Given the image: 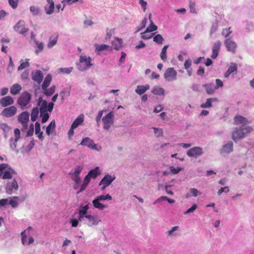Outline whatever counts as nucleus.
Returning a JSON list of instances; mask_svg holds the SVG:
<instances>
[{"instance_id":"nucleus-21","label":"nucleus","mask_w":254,"mask_h":254,"mask_svg":"<svg viewBox=\"0 0 254 254\" xmlns=\"http://www.w3.org/2000/svg\"><path fill=\"white\" fill-rule=\"evenodd\" d=\"M47 4L44 9L47 14L50 15L54 12L55 4L53 0H47Z\"/></svg>"},{"instance_id":"nucleus-6","label":"nucleus","mask_w":254,"mask_h":254,"mask_svg":"<svg viewBox=\"0 0 254 254\" xmlns=\"http://www.w3.org/2000/svg\"><path fill=\"white\" fill-rule=\"evenodd\" d=\"M224 45L228 52L232 54L236 53L237 45L232 38H226L224 41Z\"/></svg>"},{"instance_id":"nucleus-17","label":"nucleus","mask_w":254,"mask_h":254,"mask_svg":"<svg viewBox=\"0 0 254 254\" xmlns=\"http://www.w3.org/2000/svg\"><path fill=\"white\" fill-rule=\"evenodd\" d=\"M32 79L35 82L40 84L43 79V74L40 70H36L33 71L31 74Z\"/></svg>"},{"instance_id":"nucleus-10","label":"nucleus","mask_w":254,"mask_h":254,"mask_svg":"<svg viewBox=\"0 0 254 254\" xmlns=\"http://www.w3.org/2000/svg\"><path fill=\"white\" fill-rule=\"evenodd\" d=\"M222 46V43L220 41H217L213 43L212 48L211 58L215 59L218 55L220 48Z\"/></svg>"},{"instance_id":"nucleus-46","label":"nucleus","mask_w":254,"mask_h":254,"mask_svg":"<svg viewBox=\"0 0 254 254\" xmlns=\"http://www.w3.org/2000/svg\"><path fill=\"white\" fill-rule=\"evenodd\" d=\"M164 40L163 37L159 34H157L153 37V41L158 44H162Z\"/></svg>"},{"instance_id":"nucleus-11","label":"nucleus","mask_w":254,"mask_h":254,"mask_svg":"<svg viewBox=\"0 0 254 254\" xmlns=\"http://www.w3.org/2000/svg\"><path fill=\"white\" fill-rule=\"evenodd\" d=\"M29 114L27 111H24L18 115V121L22 124L23 127H28L27 122L29 120Z\"/></svg>"},{"instance_id":"nucleus-58","label":"nucleus","mask_w":254,"mask_h":254,"mask_svg":"<svg viewBox=\"0 0 254 254\" xmlns=\"http://www.w3.org/2000/svg\"><path fill=\"white\" fill-rule=\"evenodd\" d=\"M146 33V32H145V31L144 32L141 33V39H144V40L149 39L151 38L155 34V33H152L151 35H148L145 34Z\"/></svg>"},{"instance_id":"nucleus-19","label":"nucleus","mask_w":254,"mask_h":254,"mask_svg":"<svg viewBox=\"0 0 254 254\" xmlns=\"http://www.w3.org/2000/svg\"><path fill=\"white\" fill-rule=\"evenodd\" d=\"M80 144L82 146H87L90 149H97V145L94 143L93 140L87 137L82 139Z\"/></svg>"},{"instance_id":"nucleus-30","label":"nucleus","mask_w":254,"mask_h":254,"mask_svg":"<svg viewBox=\"0 0 254 254\" xmlns=\"http://www.w3.org/2000/svg\"><path fill=\"white\" fill-rule=\"evenodd\" d=\"M151 92L156 95H164L165 90L163 88L156 86L153 87Z\"/></svg>"},{"instance_id":"nucleus-2","label":"nucleus","mask_w":254,"mask_h":254,"mask_svg":"<svg viewBox=\"0 0 254 254\" xmlns=\"http://www.w3.org/2000/svg\"><path fill=\"white\" fill-rule=\"evenodd\" d=\"M31 95L28 92L23 93L17 99V103L22 110L27 109L30 105Z\"/></svg>"},{"instance_id":"nucleus-41","label":"nucleus","mask_w":254,"mask_h":254,"mask_svg":"<svg viewBox=\"0 0 254 254\" xmlns=\"http://www.w3.org/2000/svg\"><path fill=\"white\" fill-rule=\"evenodd\" d=\"M95 50L96 51L98 52H101L107 49H110V50H112V47H110L109 45H105V44H102V45H98V44H95Z\"/></svg>"},{"instance_id":"nucleus-36","label":"nucleus","mask_w":254,"mask_h":254,"mask_svg":"<svg viewBox=\"0 0 254 254\" xmlns=\"http://www.w3.org/2000/svg\"><path fill=\"white\" fill-rule=\"evenodd\" d=\"M92 203H93V206L95 208H98L100 210H103L106 207V205L100 203L99 199H97V198H96L95 199H94L92 201Z\"/></svg>"},{"instance_id":"nucleus-14","label":"nucleus","mask_w":254,"mask_h":254,"mask_svg":"<svg viewBox=\"0 0 254 254\" xmlns=\"http://www.w3.org/2000/svg\"><path fill=\"white\" fill-rule=\"evenodd\" d=\"M114 115L113 113L110 112L102 119V121L104 124V127H110L114 121Z\"/></svg>"},{"instance_id":"nucleus-37","label":"nucleus","mask_w":254,"mask_h":254,"mask_svg":"<svg viewBox=\"0 0 254 254\" xmlns=\"http://www.w3.org/2000/svg\"><path fill=\"white\" fill-rule=\"evenodd\" d=\"M19 201V197L17 196H13L8 199L9 204L13 208H15L18 206V202Z\"/></svg>"},{"instance_id":"nucleus-55","label":"nucleus","mask_w":254,"mask_h":254,"mask_svg":"<svg viewBox=\"0 0 254 254\" xmlns=\"http://www.w3.org/2000/svg\"><path fill=\"white\" fill-rule=\"evenodd\" d=\"M78 0H63L62 1L63 3H64L63 8H62V10H63L65 7V3H67V4L71 5L73 3H75L76 2H77Z\"/></svg>"},{"instance_id":"nucleus-53","label":"nucleus","mask_w":254,"mask_h":254,"mask_svg":"<svg viewBox=\"0 0 254 254\" xmlns=\"http://www.w3.org/2000/svg\"><path fill=\"white\" fill-rule=\"evenodd\" d=\"M43 131L41 130V128H35V134L42 140L43 139Z\"/></svg>"},{"instance_id":"nucleus-39","label":"nucleus","mask_w":254,"mask_h":254,"mask_svg":"<svg viewBox=\"0 0 254 254\" xmlns=\"http://www.w3.org/2000/svg\"><path fill=\"white\" fill-rule=\"evenodd\" d=\"M112 44L114 47V49L116 50H119L122 47L123 44L122 39L119 38H116L115 40L113 42Z\"/></svg>"},{"instance_id":"nucleus-28","label":"nucleus","mask_w":254,"mask_h":254,"mask_svg":"<svg viewBox=\"0 0 254 254\" xmlns=\"http://www.w3.org/2000/svg\"><path fill=\"white\" fill-rule=\"evenodd\" d=\"M233 144L232 141L228 142L227 144L223 146L221 152L229 153L233 151Z\"/></svg>"},{"instance_id":"nucleus-1","label":"nucleus","mask_w":254,"mask_h":254,"mask_svg":"<svg viewBox=\"0 0 254 254\" xmlns=\"http://www.w3.org/2000/svg\"><path fill=\"white\" fill-rule=\"evenodd\" d=\"M8 165L5 163L0 164V177L2 176L3 180L10 179L16 172L11 168L8 167Z\"/></svg>"},{"instance_id":"nucleus-51","label":"nucleus","mask_w":254,"mask_h":254,"mask_svg":"<svg viewBox=\"0 0 254 254\" xmlns=\"http://www.w3.org/2000/svg\"><path fill=\"white\" fill-rule=\"evenodd\" d=\"M18 2L19 0H8V3L13 9H15L17 7Z\"/></svg>"},{"instance_id":"nucleus-45","label":"nucleus","mask_w":254,"mask_h":254,"mask_svg":"<svg viewBox=\"0 0 254 254\" xmlns=\"http://www.w3.org/2000/svg\"><path fill=\"white\" fill-rule=\"evenodd\" d=\"M29 9L34 16L38 15L40 13V8L39 7L31 6Z\"/></svg>"},{"instance_id":"nucleus-13","label":"nucleus","mask_w":254,"mask_h":254,"mask_svg":"<svg viewBox=\"0 0 254 254\" xmlns=\"http://www.w3.org/2000/svg\"><path fill=\"white\" fill-rule=\"evenodd\" d=\"M16 111V108L14 106H11L4 108L1 112V115L6 117H11L15 115Z\"/></svg>"},{"instance_id":"nucleus-23","label":"nucleus","mask_w":254,"mask_h":254,"mask_svg":"<svg viewBox=\"0 0 254 254\" xmlns=\"http://www.w3.org/2000/svg\"><path fill=\"white\" fill-rule=\"evenodd\" d=\"M89 209L88 204H86L82 207V209H80L78 212L79 216L78 219L80 221L85 220V217L87 215V212Z\"/></svg>"},{"instance_id":"nucleus-60","label":"nucleus","mask_w":254,"mask_h":254,"mask_svg":"<svg viewBox=\"0 0 254 254\" xmlns=\"http://www.w3.org/2000/svg\"><path fill=\"white\" fill-rule=\"evenodd\" d=\"M13 68H14V64L12 61V59L10 57L9 59V64H8V67H7V70H8V72L11 73L12 71V70H13Z\"/></svg>"},{"instance_id":"nucleus-26","label":"nucleus","mask_w":254,"mask_h":254,"mask_svg":"<svg viewBox=\"0 0 254 254\" xmlns=\"http://www.w3.org/2000/svg\"><path fill=\"white\" fill-rule=\"evenodd\" d=\"M202 86L205 88L206 92L209 95H212L216 90L212 83L204 84Z\"/></svg>"},{"instance_id":"nucleus-48","label":"nucleus","mask_w":254,"mask_h":254,"mask_svg":"<svg viewBox=\"0 0 254 254\" xmlns=\"http://www.w3.org/2000/svg\"><path fill=\"white\" fill-rule=\"evenodd\" d=\"M96 198L98 199L99 201L105 200H111L112 198V196L109 194H107L106 195H101L98 196Z\"/></svg>"},{"instance_id":"nucleus-59","label":"nucleus","mask_w":254,"mask_h":254,"mask_svg":"<svg viewBox=\"0 0 254 254\" xmlns=\"http://www.w3.org/2000/svg\"><path fill=\"white\" fill-rule=\"evenodd\" d=\"M8 204H9L8 199L3 198L0 199V207H5Z\"/></svg>"},{"instance_id":"nucleus-3","label":"nucleus","mask_w":254,"mask_h":254,"mask_svg":"<svg viewBox=\"0 0 254 254\" xmlns=\"http://www.w3.org/2000/svg\"><path fill=\"white\" fill-rule=\"evenodd\" d=\"M91 58L86 56L80 57L79 63L77 64V68L81 71H84L89 69L93 64L91 63Z\"/></svg>"},{"instance_id":"nucleus-44","label":"nucleus","mask_w":254,"mask_h":254,"mask_svg":"<svg viewBox=\"0 0 254 254\" xmlns=\"http://www.w3.org/2000/svg\"><path fill=\"white\" fill-rule=\"evenodd\" d=\"M58 70L59 73L62 72L65 74H69L73 70V67H61Z\"/></svg>"},{"instance_id":"nucleus-7","label":"nucleus","mask_w":254,"mask_h":254,"mask_svg":"<svg viewBox=\"0 0 254 254\" xmlns=\"http://www.w3.org/2000/svg\"><path fill=\"white\" fill-rule=\"evenodd\" d=\"M177 75V72L173 67H169L166 69L164 76L166 80L170 81L176 80Z\"/></svg>"},{"instance_id":"nucleus-25","label":"nucleus","mask_w":254,"mask_h":254,"mask_svg":"<svg viewBox=\"0 0 254 254\" xmlns=\"http://www.w3.org/2000/svg\"><path fill=\"white\" fill-rule=\"evenodd\" d=\"M234 123L236 125L245 126L249 123L248 120L241 116H236L234 118Z\"/></svg>"},{"instance_id":"nucleus-61","label":"nucleus","mask_w":254,"mask_h":254,"mask_svg":"<svg viewBox=\"0 0 254 254\" xmlns=\"http://www.w3.org/2000/svg\"><path fill=\"white\" fill-rule=\"evenodd\" d=\"M237 69V67L236 64L234 63H232L228 70H229V72H230L231 73H232L234 71H236Z\"/></svg>"},{"instance_id":"nucleus-8","label":"nucleus","mask_w":254,"mask_h":254,"mask_svg":"<svg viewBox=\"0 0 254 254\" xmlns=\"http://www.w3.org/2000/svg\"><path fill=\"white\" fill-rule=\"evenodd\" d=\"M25 23L24 21L20 20L14 26L13 29L14 31L18 32L19 33L25 35V33L28 31V28H26Z\"/></svg>"},{"instance_id":"nucleus-18","label":"nucleus","mask_w":254,"mask_h":254,"mask_svg":"<svg viewBox=\"0 0 254 254\" xmlns=\"http://www.w3.org/2000/svg\"><path fill=\"white\" fill-rule=\"evenodd\" d=\"M32 230V227H29L27 230H25L21 233V237H22L21 242H22V244H23V245L27 244V245H29L32 244L34 242V239L31 236V237H29V242H28V243H26V238L27 236V235L26 233H27V232H29L30 231V230Z\"/></svg>"},{"instance_id":"nucleus-54","label":"nucleus","mask_w":254,"mask_h":254,"mask_svg":"<svg viewBox=\"0 0 254 254\" xmlns=\"http://www.w3.org/2000/svg\"><path fill=\"white\" fill-rule=\"evenodd\" d=\"M231 33L232 31L230 30V28H229L223 29L222 32V35L225 38H228Z\"/></svg>"},{"instance_id":"nucleus-29","label":"nucleus","mask_w":254,"mask_h":254,"mask_svg":"<svg viewBox=\"0 0 254 254\" xmlns=\"http://www.w3.org/2000/svg\"><path fill=\"white\" fill-rule=\"evenodd\" d=\"M35 53L36 55H38L39 53L42 52L44 50V43L39 42L37 40H35Z\"/></svg>"},{"instance_id":"nucleus-40","label":"nucleus","mask_w":254,"mask_h":254,"mask_svg":"<svg viewBox=\"0 0 254 254\" xmlns=\"http://www.w3.org/2000/svg\"><path fill=\"white\" fill-rule=\"evenodd\" d=\"M58 36L55 37H50L47 43V47L49 49L53 48L57 43Z\"/></svg>"},{"instance_id":"nucleus-43","label":"nucleus","mask_w":254,"mask_h":254,"mask_svg":"<svg viewBox=\"0 0 254 254\" xmlns=\"http://www.w3.org/2000/svg\"><path fill=\"white\" fill-rule=\"evenodd\" d=\"M99 173V168L96 167L94 169L90 170L87 175L90 178H96Z\"/></svg>"},{"instance_id":"nucleus-12","label":"nucleus","mask_w":254,"mask_h":254,"mask_svg":"<svg viewBox=\"0 0 254 254\" xmlns=\"http://www.w3.org/2000/svg\"><path fill=\"white\" fill-rule=\"evenodd\" d=\"M82 170V167L80 166H78L73 173H69V175L71 176V179L74 181L76 184H79L81 181V179L79 176V174Z\"/></svg>"},{"instance_id":"nucleus-56","label":"nucleus","mask_w":254,"mask_h":254,"mask_svg":"<svg viewBox=\"0 0 254 254\" xmlns=\"http://www.w3.org/2000/svg\"><path fill=\"white\" fill-rule=\"evenodd\" d=\"M229 191V189L228 187H222L219 189L217 191V194L218 195H220L222 192L227 193Z\"/></svg>"},{"instance_id":"nucleus-9","label":"nucleus","mask_w":254,"mask_h":254,"mask_svg":"<svg viewBox=\"0 0 254 254\" xmlns=\"http://www.w3.org/2000/svg\"><path fill=\"white\" fill-rule=\"evenodd\" d=\"M115 179V177H112L111 176L107 174L101 180L99 184V186L103 185L101 190H103L105 189L109 186L112 182Z\"/></svg>"},{"instance_id":"nucleus-27","label":"nucleus","mask_w":254,"mask_h":254,"mask_svg":"<svg viewBox=\"0 0 254 254\" xmlns=\"http://www.w3.org/2000/svg\"><path fill=\"white\" fill-rule=\"evenodd\" d=\"M150 88L148 84L145 85H137L135 89V92L139 94L142 95L144 94Z\"/></svg>"},{"instance_id":"nucleus-63","label":"nucleus","mask_w":254,"mask_h":254,"mask_svg":"<svg viewBox=\"0 0 254 254\" xmlns=\"http://www.w3.org/2000/svg\"><path fill=\"white\" fill-rule=\"evenodd\" d=\"M216 85L214 86L215 89L217 90L220 87H222L223 86V82L219 79H216Z\"/></svg>"},{"instance_id":"nucleus-34","label":"nucleus","mask_w":254,"mask_h":254,"mask_svg":"<svg viewBox=\"0 0 254 254\" xmlns=\"http://www.w3.org/2000/svg\"><path fill=\"white\" fill-rule=\"evenodd\" d=\"M55 89L56 86L55 85H53L49 88H46L45 89H42L43 93L47 96H50L54 93Z\"/></svg>"},{"instance_id":"nucleus-49","label":"nucleus","mask_w":254,"mask_h":254,"mask_svg":"<svg viewBox=\"0 0 254 254\" xmlns=\"http://www.w3.org/2000/svg\"><path fill=\"white\" fill-rule=\"evenodd\" d=\"M29 59H26V62L21 63L19 66L18 67V70H21L29 66V63L28 62Z\"/></svg>"},{"instance_id":"nucleus-4","label":"nucleus","mask_w":254,"mask_h":254,"mask_svg":"<svg viewBox=\"0 0 254 254\" xmlns=\"http://www.w3.org/2000/svg\"><path fill=\"white\" fill-rule=\"evenodd\" d=\"M38 105L40 107V113L47 112V111L51 112L54 107V103L50 102L48 104L46 100H44L41 97H39L38 99Z\"/></svg>"},{"instance_id":"nucleus-35","label":"nucleus","mask_w":254,"mask_h":254,"mask_svg":"<svg viewBox=\"0 0 254 254\" xmlns=\"http://www.w3.org/2000/svg\"><path fill=\"white\" fill-rule=\"evenodd\" d=\"M92 203H93V206L95 208H98L100 210H103L106 207V205L100 203L99 199H97V198H96L95 199H94L92 201Z\"/></svg>"},{"instance_id":"nucleus-50","label":"nucleus","mask_w":254,"mask_h":254,"mask_svg":"<svg viewBox=\"0 0 254 254\" xmlns=\"http://www.w3.org/2000/svg\"><path fill=\"white\" fill-rule=\"evenodd\" d=\"M147 18L144 17L141 22L140 26H138L137 28V30L135 32L136 33L139 32V31L141 30L142 29L145 28L146 24L147 23Z\"/></svg>"},{"instance_id":"nucleus-31","label":"nucleus","mask_w":254,"mask_h":254,"mask_svg":"<svg viewBox=\"0 0 254 254\" xmlns=\"http://www.w3.org/2000/svg\"><path fill=\"white\" fill-rule=\"evenodd\" d=\"M151 14H149V18L150 23L149 26L146 29L145 32H151L156 31L157 29V26L155 25L152 20L151 19Z\"/></svg>"},{"instance_id":"nucleus-15","label":"nucleus","mask_w":254,"mask_h":254,"mask_svg":"<svg viewBox=\"0 0 254 254\" xmlns=\"http://www.w3.org/2000/svg\"><path fill=\"white\" fill-rule=\"evenodd\" d=\"M18 185L16 180L14 179L10 182L7 183L6 187V191L8 194H11L13 190H17Z\"/></svg>"},{"instance_id":"nucleus-42","label":"nucleus","mask_w":254,"mask_h":254,"mask_svg":"<svg viewBox=\"0 0 254 254\" xmlns=\"http://www.w3.org/2000/svg\"><path fill=\"white\" fill-rule=\"evenodd\" d=\"M39 110L38 108H34L31 114V120L32 122H34L36 120L38 117Z\"/></svg>"},{"instance_id":"nucleus-52","label":"nucleus","mask_w":254,"mask_h":254,"mask_svg":"<svg viewBox=\"0 0 254 254\" xmlns=\"http://www.w3.org/2000/svg\"><path fill=\"white\" fill-rule=\"evenodd\" d=\"M40 117L42 118V123H46L49 118V115L48 112L43 113V114L40 113Z\"/></svg>"},{"instance_id":"nucleus-47","label":"nucleus","mask_w":254,"mask_h":254,"mask_svg":"<svg viewBox=\"0 0 254 254\" xmlns=\"http://www.w3.org/2000/svg\"><path fill=\"white\" fill-rule=\"evenodd\" d=\"M60 95L61 96L62 100L64 101L65 97L70 95V90L68 89H64L61 91Z\"/></svg>"},{"instance_id":"nucleus-38","label":"nucleus","mask_w":254,"mask_h":254,"mask_svg":"<svg viewBox=\"0 0 254 254\" xmlns=\"http://www.w3.org/2000/svg\"><path fill=\"white\" fill-rule=\"evenodd\" d=\"M217 101L215 98H211L207 99L205 103L201 104L200 107L203 108H209L212 106V102Z\"/></svg>"},{"instance_id":"nucleus-62","label":"nucleus","mask_w":254,"mask_h":254,"mask_svg":"<svg viewBox=\"0 0 254 254\" xmlns=\"http://www.w3.org/2000/svg\"><path fill=\"white\" fill-rule=\"evenodd\" d=\"M171 172L173 174H177L180 172L181 170V168H175L173 166L170 167Z\"/></svg>"},{"instance_id":"nucleus-5","label":"nucleus","mask_w":254,"mask_h":254,"mask_svg":"<svg viewBox=\"0 0 254 254\" xmlns=\"http://www.w3.org/2000/svg\"><path fill=\"white\" fill-rule=\"evenodd\" d=\"M251 128H236L232 133V139L236 141L237 139L244 138L246 134L251 131Z\"/></svg>"},{"instance_id":"nucleus-22","label":"nucleus","mask_w":254,"mask_h":254,"mask_svg":"<svg viewBox=\"0 0 254 254\" xmlns=\"http://www.w3.org/2000/svg\"><path fill=\"white\" fill-rule=\"evenodd\" d=\"M13 103L14 100L13 98L9 96L3 97L0 100V104L3 107L11 105L13 104Z\"/></svg>"},{"instance_id":"nucleus-57","label":"nucleus","mask_w":254,"mask_h":254,"mask_svg":"<svg viewBox=\"0 0 254 254\" xmlns=\"http://www.w3.org/2000/svg\"><path fill=\"white\" fill-rule=\"evenodd\" d=\"M14 135H15L14 140H15V142H16L18 140V139L20 137V131L19 129V128H16L14 129Z\"/></svg>"},{"instance_id":"nucleus-20","label":"nucleus","mask_w":254,"mask_h":254,"mask_svg":"<svg viewBox=\"0 0 254 254\" xmlns=\"http://www.w3.org/2000/svg\"><path fill=\"white\" fill-rule=\"evenodd\" d=\"M187 155L189 157H194L202 154V149L200 147H194L187 151Z\"/></svg>"},{"instance_id":"nucleus-24","label":"nucleus","mask_w":254,"mask_h":254,"mask_svg":"<svg viewBox=\"0 0 254 254\" xmlns=\"http://www.w3.org/2000/svg\"><path fill=\"white\" fill-rule=\"evenodd\" d=\"M84 120V115L83 114H80L74 121L70 127H78L80 126H83V123Z\"/></svg>"},{"instance_id":"nucleus-33","label":"nucleus","mask_w":254,"mask_h":254,"mask_svg":"<svg viewBox=\"0 0 254 254\" xmlns=\"http://www.w3.org/2000/svg\"><path fill=\"white\" fill-rule=\"evenodd\" d=\"M22 87L21 85L16 83L13 84L10 88V93L13 95H16L19 93Z\"/></svg>"},{"instance_id":"nucleus-64","label":"nucleus","mask_w":254,"mask_h":254,"mask_svg":"<svg viewBox=\"0 0 254 254\" xmlns=\"http://www.w3.org/2000/svg\"><path fill=\"white\" fill-rule=\"evenodd\" d=\"M191 60L190 59H188L186 60L184 64V67L186 69H189L191 65Z\"/></svg>"},{"instance_id":"nucleus-16","label":"nucleus","mask_w":254,"mask_h":254,"mask_svg":"<svg viewBox=\"0 0 254 254\" xmlns=\"http://www.w3.org/2000/svg\"><path fill=\"white\" fill-rule=\"evenodd\" d=\"M85 218L87 220L85 224L89 227L97 225L98 224L99 222L101 221L100 220L98 219L97 216H94L90 214L86 215Z\"/></svg>"},{"instance_id":"nucleus-32","label":"nucleus","mask_w":254,"mask_h":254,"mask_svg":"<svg viewBox=\"0 0 254 254\" xmlns=\"http://www.w3.org/2000/svg\"><path fill=\"white\" fill-rule=\"evenodd\" d=\"M52 76L50 74L46 75L42 85V89H45L46 88H48L50 84Z\"/></svg>"}]
</instances>
